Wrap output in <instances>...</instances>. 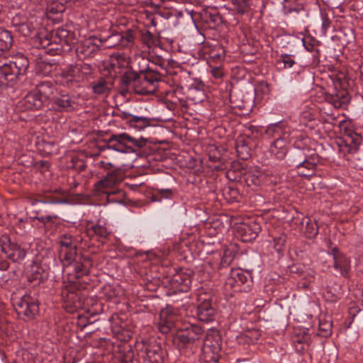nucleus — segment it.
<instances>
[{
    "label": "nucleus",
    "mask_w": 363,
    "mask_h": 363,
    "mask_svg": "<svg viewBox=\"0 0 363 363\" xmlns=\"http://www.w3.org/2000/svg\"><path fill=\"white\" fill-rule=\"evenodd\" d=\"M161 74L156 69L149 67L145 72L140 74L135 72H125L121 77L123 84L132 87L135 92L140 95L152 94L156 91L157 84L160 80Z\"/></svg>",
    "instance_id": "1"
},
{
    "label": "nucleus",
    "mask_w": 363,
    "mask_h": 363,
    "mask_svg": "<svg viewBox=\"0 0 363 363\" xmlns=\"http://www.w3.org/2000/svg\"><path fill=\"white\" fill-rule=\"evenodd\" d=\"M184 308L188 315H196L203 322L211 321L216 313L215 308L212 306L211 295L203 291L183 297Z\"/></svg>",
    "instance_id": "2"
},
{
    "label": "nucleus",
    "mask_w": 363,
    "mask_h": 363,
    "mask_svg": "<svg viewBox=\"0 0 363 363\" xmlns=\"http://www.w3.org/2000/svg\"><path fill=\"white\" fill-rule=\"evenodd\" d=\"M93 73L94 68L90 64L81 62L63 68L57 79L61 85L69 87L89 80Z\"/></svg>",
    "instance_id": "3"
},
{
    "label": "nucleus",
    "mask_w": 363,
    "mask_h": 363,
    "mask_svg": "<svg viewBox=\"0 0 363 363\" xmlns=\"http://www.w3.org/2000/svg\"><path fill=\"white\" fill-rule=\"evenodd\" d=\"M28 65V60L21 53L8 62L0 61V82L1 84L14 82L18 76L26 72Z\"/></svg>",
    "instance_id": "4"
},
{
    "label": "nucleus",
    "mask_w": 363,
    "mask_h": 363,
    "mask_svg": "<svg viewBox=\"0 0 363 363\" xmlns=\"http://www.w3.org/2000/svg\"><path fill=\"white\" fill-rule=\"evenodd\" d=\"M145 144L146 140L143 138L136 139L127 133L114 134L107 140L102 151L113 150L123 153L135 152Z\"/></svg>",
    "instance_id": "5"
},
{
    "label": "nucleus",
    "mask_w": 363,
    "mask_h": 363,
    "mask_svg": "<svg viewBox=\"0 0 363 363\" xmlns=\"http://www.w3.org/2000/svg\"><path fill=\"white\" fill-rule=\"evenodd\" d=\"M136 350L145 362L159 363L161 360V347L155 340H143L137 342Z\"/></svg>",
    "instance_id": "6"
},
{
    "label": "nucleus",
    "mask_w": 363,
    "mask_h": 363,
    "mask_svg": "<svg viewBox=\"0 0 363 363\" xmlns=\"http://www.w3.org/2000/svg\"><path fill=\"white\" fill-rule=\"evenodd\" d=\"M103 169L106 172V175L95 184V187L98 191L111 188L122 180L123 172L120 167L110 162H106Z\"/></svg>",
    "instance_id": "7"
},
{
    "label": "nucleus",
    "mask_w": 363,
    "mask_h": 363,
    "mask_svg": "<svg viewBox=\"0 0 363 363\" xmlns=\"http://www.w3.org/2000/svg\"><path fill=\"white\" fill-rule=\"evenodd\" d=\"M345 137V138L338 143L339 150L344 156L348 154L353 158L362 144V136L352 130L346 129Z\"/></svg>",
    "instance_id": "8"
},
{
    "label": "nucleus",
    "mask_w": 363,
    "mask_h": 363,
    "mask_svg": "<svg viewBox=\"0 0 363 363\" xmlns=\"http://www.w3.org/2000/svg\"><path fill=\"white\" fill-rule=\"evenodd\" d=\"M18 315H23L28 319H33L39 313V304L36 298L30 295H24L15 304Z\"/></svg>",
    "instance_id": "9"
},
{
    "label": "nucleus",
    "mask_w": 363,
    "mask_h": 363,
    "mask_svg": "<svg viewBox=\"0 0 363 363\" xmlns=\"http://www.w3.org/2000/svg\"><path fill=\"white\" fill-rule=\"evenodd\" d=\"M52 38L54 43L62 44V48L63 45H66L68 50H71L72 45L77 43V34L76 32L66 28H58L52 33ZM64 49L65 48H64Z\"/></svg>",
    "instance_id": "10"
},
{
    "label": "nucleus",
    "mask_w": 363,
    "mask_h": 363,
    "mask_svg": "<svg viewBox=\"0 0 363 363\" xmlns=\"http://www.w3.org/2000/svg\"><path fill=\"white\" fill-rule=\"evenodd\" d=\"M133 41V31L128 30L122 33H115L109 35L102 42L105 43L107 48H114L116 46L127 47Z\"/></svg>",
    "instance_id": "11"
},
{
    "label": "nucleus",
    "mask_w": 363,
    "mask_h": 363,
    "mask_svg": "<svg viewBox=\"0 0 363 363\" xmlns=\"http://www.w3.org/2000/svg\"><path fill=\"white\" fill-rule=\"evenodd\" d=\"M329 254L333 256L334 269L339 272L342 277H347L351 269L350 259L340 252L337 247H334Z\"/></svg>",
    "instance_id": "12"
},
{
    "label": "nucleus",
    "mask_w": 363,
    "mask_h": 363,
    "mask_svg": "<svg viewBox=\"0 0 363 363\" xmlns=\"http://www.w3.org/2000/svg\"><path fill=\"white\" fill-rule=\"evenodd\" d=\"M1 250L13 262L23 259L26 255V252L23 248L18 244L12 242L8 238H5L2 242Z\"/></svg>",
    "instance_id": "13"
},
{
    "label": "nucleus",
    "mask_w": 363,
    "mask_h": 363,
    "mask_svg": "<svg viewBox=\"0 0 363 363\" xmlns=\"http://www.w3.org/2000/svg\"><path fill=\"white\" fill-rule=\"evenodd\" d=\"M46 105L45 102L35 89L28 93L18 102V106L22 111L39 110Z\"/></svg>",
    "instance_id": "14"
},
{
    "label": "nucleus",
    "mask_w": 363,
    "mask_h": 363,
    "mask_svg": "<svg viewBox=\"0 0 363 363\" xmlns=\"http://www.w3.org/2000/svg\"><path fill=\"white\" fill-rule=\"evenodd\" d=\"M77 106L74 98L69 94H56L52 101V108L60 112H69L73 111Z\"/></svg>",
    "instance_id": "15"
},
{
    "label": "nucleus",
    "mask_w": 363,
    "mask_h": 363,
    "mask_svg": "<svg viewBox=\"0 0 363 363\" xmlns=\"http://www.w3.org/2000/svg\"><path fill=\"white\" fill-rule=\"evenodd\" d=\"M290 143L289 135L284 133L281 136L276 139L271 145L269 152L278 160H283L288 151V145Z\"/></svg>",
    "instance_id": "16"
},
{
    "label": "nucleus",
    "mask_w": 363,
    "mask_h": 363,
    "mask_svg": "<svg viewBox=\"0 0 363 363\" xmlns=\"http://www.w3.org/2000/svg\"><path fill=\"white\" fill-rule=\"evenodd\" d=\"M35 90L42 99L48 104L58 94L56 85L52 81L45 80L38 83Z\"/></svg>",
    "instance_id": "17"
},
{
    "label": "nucleus",
    "mask_w": 363,
    "mask_h": 363,
    "mask_svg": "<svg viewBox=\"0 0 363 363\" xmlns=\"http://www.w3.org/2000/svg\"><path fill=\"white\" fill-rule=\"evenodd\" d=\"M260 231V226L256 223H243L237 227L238 235L243 242L255 240Z\"/></svg>",
    "instance_id": "18"
},
{
    "label": "nucleus",
    "mask_w": 363,
    "mask_h": 363,
    "mask_svg": "<svg viewBox=\"0 0 363 363\" xmlns=\"http://www.w3.org/2000/svg\"><path fill=\"white\" fill-rule=\"evenodd\" d=\"M295 155L301 158L294 161V165L297 168V172L301 177H308L314 174L316 164L309 160L303 158L302 151L297 150Z\"/></svg>",
    "instance_id": "19"
},
{
    "label": "nucleus",
    "mask_w": 363,
    "mask_h": 363,
    "mask_svg": "<svg viewBox=\"0 0 363 363\" xmlns=\"http://www.w3.org/2000/svg\"><path fill=\"white\" fill-rule=\"evenodd\" d=\"M94 41L93 38H88L79 43L75 49L77 56L79 58L92 57L99 50Z\"/></svg>",
    "instance_id": "20"
},
{
    "label": "nucleus",
    "mask_w": 363,
    "mask_h": 363,
    "mask_svg": "<svg viewBox=\"0 0 363 363\" xmlns=\"http://www.w3.org/2000/svg\"><path fill=\"white\" fill-rule=\"evenodd\" d=\"M91 265V263L90 257L79 255V257L74 261L69 266L72 267L76 274V277L80 278L89 273Z\"/></svg>",
    "instance_id": "21"
},
{
    "label": "nucleus",
    "mask_w": 363,
    "mask_h": 363,
    "mask_svg": "<svg viewBox=\"0 0 363 363\" xmlns=\"http://www.w3.org/2000/svg\"><path fill=\"white\" fill-rule=\"evenodd\" d=\"M110 77H101L94 81L91 84L92 92L96 95H107L113 87Z\"/></svg>",
    "instance_id": "22"
},
{
    "label": "nucleus",
    "mask_w": 363,
    "mask_h": 363,
    "mask_svg": "<svg viewBox=\"0 0 363 363\" xmlns=\"http://www.w3.org/2000/svg\"><path fill=\"white\" fill-rule=\"evenodd\" d=\"M86 230L89 235H96L101 240H106L111 234L106 223L101 220H99L96 224L88 228Z\"/></svg>",
    "instance_id": "23"
},
{
    "label": "nucleus",
    "mask_w": 363,
    "mask_h": 363,
    "mask_svg": "<svg viewBox=\"0 0 363 363\" xmlns=\"http://www.w3.org/2000/svg\"><path fill=\"white\" fill-rule=\"evenodd\" d=\"M194 84H191L189 87L187 98L193 101L194 103L201 102L205 98L203 84L197 81H195Z\"/></svg>",
    "instance_id": "24"
},
{
    "label": "nucleus",
    "mask_w": 363,
    "mask_h": 363,
    "mask_svg": "<svg viewBox=\"0 0 363 363\" xmlns=\"http://www.w3.org/2000/svg\"><path fill=\"white\" fill-rule=\"evenodd\" d=\"M201 329L194 324L183 323V344L199 339Z\"/></svg>",
    "instance_id": "25"
},
{
    "label": "nucleus",
    "mask_w": 363,
    "mask_h": 363,
    "mask_svg": "<svg viewBox=\"0 0 363 363\" xmlns=\"http://www.w3.org/2000/svg\"><path fill=\"white\" fill-rule=\"evenodd\" d=\"M301 231L308 238H314L318 233L316 224L312 223L309 218L303 217L301 221Z\"/></svg>",
    "instance_id": "26"
},
{
    "label": "nucleus",
    "mask_w": 363,
    "mask_h": 363,
    "mask_svg": "<svg viewBox=\"0 0 363 363\" xmlns=\"http://www.w3.org/2000/svg\"><path fill=\"white\" fill-rule=\"evenodd\" d=\"M78 240L70 234L65 233L58 238L59 252L77 247Z\"/></svg>",
    "instance_id": "27"
},
{
    "label": "nucleus",
    "mask_w": 363,
    "mask_h": 363,
    "mask_svg": "<svg viewBox=\"0 0 363 363\" xmlns=\"http://www.w3.org/2000/svg\"><path fill=\"white\" fill-rule=\"evenodd\" d=\"M59 256L64 266L69 267L74 261L79 257L77 254V247L59 252Z\"/></svg>",
    "instance_id": "28"
},
{
    "label": "nucleus",
    "mask_w": 363,
    "mask_h": 363,
    "mask_svg": "<svg viewBox=\"0 0 363 363\" xmlns=\"http://www.w3.org/2000/svg\"><path fill=\"white\" fill-rule=\"evenodd\" d=\"M13 44V37L10 31L7 30H0V50H9Z\"/></svg>",
    "instance_id": "29"
},
{
    "label": "nucleus",
    "mask_w": 363,
    "mask_h": 363,
    "mask_svg": "<svg viewBox=\"0 0 363 363\" xmlns=\"http://www.w3.org/2000/svg\"><path fill=\"white\" fill-rule=\"evenodd\" d=\"M283 9L286 14H290L293 12L298 13L303 11V6L301 4L297 2V0H284Z\"/></svg>",
    "instance_id": "30"
},
{
    "label": "nucleus",
    "mask_w": 363,
    "mask_h": 363,
    "mask_svg": "<svg viewBox=\"0 0 363 363\" xmlns=\"http://www.w3.org/2000/svg\"><path fill=\"white\" fill-rule=\"evenodd\" d=\"M116 358L121 363H133L134 359V353L130 346H123L120 349L119 353L116 355Z\"/></svg>",
    "instance_id": "31"
},
{
    "label": "nucleus",
    "mask_w": 363,
    "mask_h": 363,
    "mask_svg": "<svg viewBox=\"0 0 363 363\" xmlns=\"http://www.w3.org/2000/svg\"><path fill=\"white\" fill-rule=\"evenodd\" d=\"M158 329L162 333L166 334L171 331H178L179 328L176 325L173 317L169 316L165 321H162L159 324Z\"/></svg>",
    "instance_id": "32"
},
{
    "label": "nucleus",
    "mask_w": 363,
    "mask_h": 363,
    "mask_svg": "<svg viewBox=\"0 0 363 363\" xmlns=\"http://www.w3.org/2000/svg\"><path fill=\"white\" fill-rule=\"evenodd\" d=\"M295 64V61L294 60L291 55H281L277 60V67L279 69H289L293 67Z\"/></svg>",
    "instance_id": "33"
},
{
    "label": "nucleus",
    "mask_w": 363,
    "mask_h": 363,
    "mask_svg": "<svg viewBox=\"0 0 363 363\" xmlns=\"http://www.w3.org/2000/svg\"><path fill=\"white\" fill-rule=\"evenodd\" d=\"M130 125L140 130L147 127L150 124L148 118L133 116L129 121Z\"/></svg>",
    "instance_id": "34"
},
{
    "label": "nucleus",
    "mask_w": 363,
    "mask_h": 363,
    "mask_svg": "<svg viewBox=\"0 0 363 363\" xmlns=\"http://www.w3.org/2000/svg\"><path fill=\"white\" fill-rule=\"evenodd\" d=\"M156 194L152 196V201H160V199H156L157 197H160L161 199H171L173 197L174 191L172 189L169 188H156Z\"/></svg>",
    "instance_id": "35"
},
{
    "label": "nucleus",
    "mask_w": 363,
    "mask_h": 363,
    "mask_svg": "<svg viewBox=\"0 0 363 363\" xmlns=\"http://www.w3.org/2000/svg\"><path fill=\"white\" fill-rule=\"evenodd\" d=\"M16 30L23 36H30L35 34V27L29 23H20L16 28Z\"/></svg>",
    "instance_id": "36"
},
{
    "label": "nucleus",
    "mask_w": 363,
    "mask_h": 363,
    "mask_svg": "<svg viewBox=\"0 0 363 363\" xmlns=\"http://www.w3.org/2000/svg\"><path fill=\"white\" fill-rule=\"evenodd\" d=\"M65 10V6L59 0H53L48 6V11L53 13H61Z\"/></svg>",
    "instance_id": "37"
},
{
    "label": "nucleus",
    "mask_w": 363,
    "mask_h": 363,
    "mask_svg": "<svg viewBox=\"0 0 363 363\" xmlns=\"http://www.w3.org/2000/svg\"><path fill=\"white\" fill-rule=\"evenodd\" d=\"M321 28L320 30V35L325 36L328 29L331 25V21L329 19L328 15L324 12H320Z\"/></svg>",
    "instance_id": "38"
},
{
    "label": "nucleus",
    "mask_w": 363,
    "mask_h": 363,
    "mask_svg": "<svg viewBox=\"0 0 363 363\" xmlns=\"http://www.w3.org/2000/svg\"><path fill=\"white\" fill-rule=\"evenodd\" d=\"M66 200L57 198H48L45 199H31L30 203L32 205H35L38 203H50V204H61L66 203Z\"/></svg>",
    "instance_id": "39"
},
{
    "label": "nucleus",
    "mask_w": 363,
    "mask_h": 363,
    "mask_svg": "<svg viewBox=\"0 0 363 363\" xmlns=\"http://www.w3.org/2000/svg\"><path fill=\"white\" fill-rule=\"evenodd\" d=\"M283 132L282 125L281 123H276L273 124H270L267 126L266 130V133L269 135H278L279 137L281 136Z\"/></svg>",
    "instance_id": "40"
},
{
    "label": "nucleus",
    "mask_w": 363,
    "mask_h": 363,
    "mask_svg": "<svg viewBox=\"0 0 363 363\" xmlns=\"http://www.w3.org/2000/svg\"><path fill=\"white\" fill-rule=\"evenodd\" d=\"M230 277L235 279V282L240 284H244L247 280V277L240 269H231Z\"/></svg>",
    "instance_id": "41"
},
{
    "label": "nucleus",
    "mask_w": 363,
    "mask_h": 363,
    "mask_svg": "<svg viewBox=\"0 0 363 363\" xmlns=\"http://www.w3.org/2000/svg\"><path fill=\"white\" fill-rule=\"evenodd\" d=\"M211 342L210 340V337L208 335L203 346L204 352H208V350H211L213 354L217 353L220 350V345L218 341H216L214 344H211Z\"/></svg>",
    "instance_id": "42"
},
{
    "label": "nucleus",
    "mask_w": 363,
    "mask_h": 363,
    "mask_svg": "<svg viewBox=\"0 0 363 363\" xmlns=\"http://www.w3.org/2000/svg\"><path fill=\"white\" fill-rule=\"evenodd\" d=\"M286 242V236L281 235L274 239V247L277 252H281Z\"/></svg>",
    "instance_id": "43"
},
{
    "label": "nucleus",
    "mask_w": 363,
    "mask_h": 363,
    "mask_svg": "<svg viewBox=\"0 0 363 363\" xmlns=\"http://www.w3.org/2000/svg\"><path fill=\"white\" fill-rule=\"evenodd\" d=\"M234 255L232 252V251L229 250H226L224 252V255L221 259V264L225 267L229 265L233 260Z\"/></svg>",
    "instance_id": "44"
},
{
    "label": "nucleus",
    "mask_w": 363,
    "mask_h": 363,
    "mask_svg": "<svg viewBox=\"0 0 363 363\" xmlns=\"http://www.w3.org/2000/svg\"><path fill=\"white\" fill-rule=\"evenodd\" d=\"M58 218V216L56 215L35 217V219L44 225L47 223H55Z\"/></svg>",
    "instance_id": "45"
},
{
    "label": "nucleus",
    "mask_w": 363,
    "mask_h": 363,
    "mask_svg": "<svg viewBox=\"0 0 363 363\" xmlns=\"http://www.w3.org/2000/svg\"><path fill=\"white\" fill-rule=\"evenodd\" d=\"M174 64H175V62L173 60L169 62L170 67H169L167 69V74H168L169 75H172V76L173 75H177V72L174 70V67H177ZM173 81L174 82V83H179V82H180V77L176 76V77L173 79Z\"/></svg>",
    "instance_id": "46"
},
{
    "label": "nucleus",
    "mask_w": 363,
    "mask_h": 363,
    "mask_svg": "<svg viewBox=\"0 0 363 363\" xmlns=\"http://www.w3.org/2000/svg\"><path fill=\"white\" fill-rule=\"evenodd\" d=\"M180 91L181 90L179 89H177L174 91L173 93L170 94V96L172 97L171 101L172 104H177V103L178 102L179 106H180L182 100L179 96H176L177 94H180Z\"/></svg>",
    "instance_id": "47"
},
{
    "label": "nucleus",
    "mask_w": 363,
    "mask_h": 363,
    "mask_svg": "<svg viewBox=\"0 0 363 363\" xmlns=\"http://www.w3.org/2000/svg\"><path fill=\"white\" fill-rule=\"evenodd\" d=\"M235 279H232V277H230V274L226 280V284L230 285L231 287L239 286L240 284H238V282H235Z\"/></svg>",
    "instance_id": "48"
},
{
    "label": "nucleus",
    "mask_w": 363,
    "mask_h": 363,
    "mask_svg": "<svg viewBox=\"0 0 363 363\" xmlns=\"http://www.w3.org/2000/svg\"><path fill=\"white\" fill-rule=\"evenodd\" d=\"M163 0H150L149 4L152 7H159Z\"/></svg>",
    "instance_id": "49"
},
{
    "label": "nucleus",
    "mask_w": 363,
    "mask_h": 363,
    "mask_svg": "<svg viewBox=\"0 0 363 363\" xmlns=\"http://www.w3.org/2000/svg\"><path fill=\"white\" fill-rule=\"evenodd\" d=\"M191 284V280L188 278L183 277V292L186 290L185 288H189Z\"/></svg>",
    "instance_id": "50"
},
{
    "label": "nucleus",
    "mask_w": 363,
    "mask_h": 363,
    "mask_svg": "<svg viewBox=\"0 0 363 363\" xmlns=\"http://www.w3.org/2000/svg\"><path fill=\"white\" fill-rule=\"evenodd\" d=\"M213 74L215 76V77L219 78L222 76V73L220 71L219 69L215 68L212 70Z\"/></svg>",
    "instance_id": "51"
},
{
    "label": "nucleus",
    "mask_w": 363,
    "mask_h": 363,
    "mask_svg": "<svg viewBox=\"0 0 363 363\" xmlns=\"http://www.w3.org/2000/svg\"><path fill=\"white\" fill-rule=\"evenodd\" d=\"M106 164V161L105 160H101L99 162H97L95 163V166L98 168L104 169V166Z\"/></svg>",
    "instance_id": "52"
},
{
    "label": "nucleus",
    "mask_w": 363,
    "mask_h": 363,
    "mask_svg": "<svg viewBox=\"0 0 363 363\" xmlns=\"http://www.w3.org/2000/svg\"><path fill=\"white\" fill-rule=\"evenodd\" d=\"M186 10L188 18L189 19H191L193 23L195 25L194 21V20L192 18V11H189V9H186Z\"/></svg>",
    "instance_id": "53"
},
{
    "label": "nucleus",
    "mask_w": 363,
    "mask_h": 363,
    "mask_svg": "<svg viewBox=\"0 0 363 363\" xmlns=\"http://www.w3.org/2000/svg\"><path fill=\"white\" fill-rule=\"evenodd\" d=\"M303 45H304L305 48H306L308 51H309V52L312 51V46H311V45H306V43H305L304 40H303Z\"/></svg>",
    "instance_id": "54"
},
{
    "label": "nucleus",
    "mask_w": 363,
    "mask_h": 363,
    "mask_svg": "<svg viewBox=\"0 0 363 363\" xmlns=\"http://www.w3.org/2000/svg\"><path fill=\"white\" fill-rule=\"evenodd\" d=\"M177 339L179 340V341H182V337L180 335H177Z\"/></svg>",
    "instance_id": "55"
},
{
    "label": "nucleus",
    "mask_w": 363,
    "mask_h": 363,
    "mask_svg": "<svg viewBox=\"0 0 363 363\" xmlns=\"http://www.w3.org/2000/svg\"><path fill=\"white\" fill-rule=\"evenodd\" d=\"M177 47H178V48H177V50H178L179 52H180V51H181V48H180V46H179V44L177 45Z\"/></svg>",
    "instance_id": "56"
},
{
    "label": "nucleus",
    "mask_w": 363,
    "mask_h": 363,
    "mask_svg": "<svg viewBox=\"0 0 363 363\" xmlns=\"http://www.w3.org/2000/svg\"><path fill=\"white\" fill-rule=\"evenodd\" d=\"M160 67L161 69H164L162 65H160Z\"/></svg>",
    "instance_id": "57"
}]
</instances>
